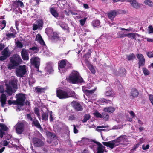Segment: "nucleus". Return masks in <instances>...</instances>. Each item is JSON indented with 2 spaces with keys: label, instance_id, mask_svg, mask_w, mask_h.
Listing matches in <instances>:
<instances>
[{
  "label": "nucleus",
  "instance_id": "f257e3e1",
  "mask_svg": "<svg viewBox=\"0 0 153 153\" xmlns=\"http://www.w3.org/2000/svg\"><path fill=\"white\" fill-rule=\"evenodd\" d=\"M57 96L60 99H64L70 97L77 99V95L75 92L71 90L57 89Z\"/></svg>",
  "mask_w": 153,
  "mask_h": 153
},
{
  "label": "nucleus",
  "instance_id": "f03ea898",
  "mask_svg": "<svg viewBox=\"0 0 153 153\" xmlns=\"http://www.w3.org/2000/svg\"><path fill=\"white\" fill-rule=\"evenodd\" d=\"M67 79L70 83L73 84H78L83 82V79L79 73L76 71H72Z\"/></svg>",
  "mask_w": 153,
  "mask_h": 153
},
{
  "label": "nucleus",
  "instance_id": "7ed1b4c3",
  "mask_svg": "<svg viewBox=\"0 0 153 153\" xmlns=\"http://www.w3.org/2000/svg\"><path fill=\"white\" fill-rule=\"evenodd\" d=\"M16 102L18 106L17 109L20 111L22 109V107L24 104V102L26 99L25 94L20 93L17 94L16 95Z\"/></svg>",
  "mask_w": 153,
  "mask_h": 153
},
{
  "label": "nucleus",
  "instance_id": "20e7f679",
  "mask_svg": "<svg viewBox=\"0 0 153 153\" xmlns=\"http://www.w3.org/2000/svg\"><path fill=\"white\" fill-rule=\"evenodd\" d=\"M69 63L65 59L59 61L58 63V68L61 72H64L67 70L68 68Z\"/></svg>",
  "mask_w": 153,
  "mask_h": 153
},
{
  "label": "nucleus",
  "instance_id": "39448f33",
  "mask_svg": "<svg viewBox=\"0 0 153 153\" xmlns=\"http://www.w3.org/2000/svg\"><path fill=\"white\" fill-rule=\"evenodd\" d=\"M27 72L26 66L25 65H20L16 69V75L19 77H22Z\"/></svg>",
  "mask_w": 153,
  "mask_h": 153
},
{
  "label": "nucleus",
  "instance_id": "423d86ee",
  "mask_svg": "<svg viewBox=\"0 0 153 153\" xmlns=\"http://www.w3.org/2000/svg\"><path fill=\"white\" fill-rule=\"evenodd\" d=\"M11 62L14 65L17 66L20 64L22 62V59L19 55H14L12 57L10 58Z\"/></svg>",
  "mask_w": 153,
  "mask_h": 153
},
{
  "label": "nucleus",
  "instance_id": "0eeeda50",
  "mask_svg": "<svg viewBox=\"0 0 153 153\" xmlns=\"http://www.w3.org/2000/svg\"><path fill=\"white\" fill-rule=\"evenodd\" d=\"M16 132L17 133L21 134L24 130V125L23 123H18L15 126Z\"/></svg>",
  "mask_w": 153,
  "mask_h": 153
},
{
  "label": "nucleus",
  "instance_id": "6e6552de",
  "mask_svg": "<svg viewBox=\"0 0 153 153\" xmlns=\"http://www.w3.org/2000/svg\"><path fill=\"white\" fill-rule=\"evenodd\" d=\"M33 143L35 146L40 147L44 145V141L40 139L35 137L33 139Z\"/></svg>",
  "mask_w": 153,
  "mask_h": 153
},
{
  "label": "nucleus",
  "instance_id": "1a4fd4ad",
  "mask_svg": "<svg viewBox=\"0 0 153 153\" xmlns=\"http://www.w3.org/2000/svg\"><path fill=\"white\" fill-rule=\"evenodd\" d=\"M37 24L34 23L33 24V30H35L37 29H40L42 27L43 25V21L41 19H39L36 21Z\"/></svg>",
  "mask_w": 153,
  "mask_h": 153
},
{
  "label": "nucleus",
  "instance_id": "9d476101",
  "mask_svg": "<svg viewBox=\"0 0 153 153\" xmlns=\"http://www.w3.org/2000/svg\"><path fill=\"white\" fill-rule=\"evenodd\" d=\"M71 104L74 108L77 111H81L83 110L82 106L79 102H77L73 101L71 102Z\"/></svg>",
  "mask_w": 153,
  "mask_h": 153
},
{
  "label": "nucleus",
  "instance_id": "9b49d317",
  "mask_svg": "<svg viewBox=\"0 0 153 153\" xmlns=\"http://www.w3.org/2000/svg\"><path fill=\"white\" fill-rule=\"evenodd\" d=\"M114 140L108 142H104L103 144L105 146L108 147L111 149H113L115 147L117 146Z\"/></svg>",
  "mask_w": 153,
  "mask_h": 153
},
{
  "label": "nucleus",
  "instance_id": "f8f14e48",
  "mask_svg": "<svg viewBox=\"0 0 153 153\" xmlns=\"http://www.w3.org/2000/svg\"><path fill=\"white\" fill-rule=\"evenodd\" d=\"M12 6L13 9H15L18 7L23 8L24 5L23 2L20 1H13Z\"/></svg>",
  "mask_w": 153,
  "mask_h": 153
},
{
  "label": "nucleus",
  "instance_id": "ddd939ff",
  "mask_svg": "<svg viewBox=\"0 0 153 153\" xmlns=\"http://www.w3.org/2000/svg\"><path fill=\"white\" fill-rule=\"evenodd\" d=\"M96 144L98 145L97 148V153H103L105 152L106 151L105 150V147L102 145L100 143L98 142H95Z\"/></svg>",
  "mask_w": 153,
  "mask_h": 153
},
{
  "label": "nucleus",
  "instance_id": "4468645a",
  "mask_svg": "<svg viewBox=\"0 0 153 153\" xmlns=\"http://www.w3.org/2000/svg\"><path fill=\"white\" fill-rule=\"evenodd\" d=\"M31 63L35 65V67L37 69L39 68L40 64L39 59L37 57L33 58L30 59Z\"/></svg>",
  "mask_w": 153,
  "mask_h": 153
},
{
  "label": "nucleus",
  "instance_id": "2eb2a0df",
  "mask_svg": "<svg viewBox=\"0 0 153 153\" xmlns=\"http://www.w3.org/2000/svg\"><path fill=\"white\" fill-rule=\"evenodd\" d=\"M51 36V39L54 42H56L59 41H61L62 39L63 40V41L64 40L62 38H59V37L58 35L56 32H54L51 36Z\"/></svg>",
  "mask_w": 153,
  "mask_h": 153
},
{
  "label": "nucleus",
  "instance_id": "dca6fc26",
  "mask_svg": "<svg viewBox=\"0 0 153 153\" xmlns=\"http://www.w3.org/2000/svg\"><path fill=\"white\" fill-rule=\"evenodd\" d=\"M21 56L24 60H27L29 59V56L27 51L24 48L22 49L21 52Z\"/></svg>",
  "mask_w": 153,
  "mask_h": 153
},
{
  "label": "nucleus",
  "instance_id": "f3484780",
  "mask_svg": "<svg viewBox=\"0 0 153 153\" xmlns=\"http://www.w3.org/2000/svg\"><path fill=\"white\" fill-rule=\"evenodd\" d=\"M6 90L5 92L7 93L9 96H11L13 92H15L16 91H13V90L12 87L10 85L8 84H6Z\"/></svg>",
  "mask_w": 153,
  "mask_h": 153
},
{
  "label": "nucleus",
  "instance_id": "a211bd4d",
  "mask_svg": "<svg viewBox=\"0 0 153 153\" xmlns=\"http://www.w3.org/2000/svg\"><path fill=\"white\" fill-rule=\"evenodd\" d=\"M35 40L37 41L42 46H45V44L40 34H38L36 35Z\"/></svg>",
  "mask_w": 153,
  "mask_h": 153
},
{
  "label": "nucleus",
  "instance_id": "6ab92c4d",
  "mask_svg": "<svg viewBox=\"0 0 153 153\" xmlns=\"http://www.w3.org/2000/svg\"><path fill=\"white\" fill-rule=\"evenodd\" d=\"M7 97L5 94H2L0 97V102L1 103V106L2 107H4L6 104Z\"/></svg>",
  "mask_w": 153,
  "mask_h": 153
},
{
  "label": "nucleus",
  "instance_id": "aec40b11",
  "mask_svg": "<svg viewBox=\"0 0 153 153\" xmlns=\"http://www.w3.org/2000/svg\"><path fill=\"white\" fill-rule=\"evenodd\" d=\"M46 88H42L39 86H37L35 88L34 92L38 94L44 93Z\"/></svg>",
  "mask_w": 153,
  "mask_h": 153
},
{
  "label": "nucleus",
  "instance_id": "412c9836",
  "mask_svg": "<svg viewBox=\"0 0 153 153\" xmlns=\"http://www.w3.org/2000/svg\"><path fill=\"white\" fill-rule=\"evenodd\" d=\"M96 89L92 90H88L86 87H82V90L84 93L87 96H89L92 94L94 92Z\"/></svg>",
  "mask_w": 153,
  "mask_h": 153
},
{
  "label": "nucleus",
  "instance_id": "4be33fe9",
  "mask_svg": "<svg viewBox=\"0 0 153 153\" xmlns=\"http://www.w3.org/2000/svg\"><path fill=\"white\" fill-rule=\"evenodd\" d=\"M10 54L11 53L8 49V47H6L1 52L2 55L4 56L7 58L9 57Z\"/></svg>",
  "mask_w": 153,
  "mask_h": 153
},
{
  "label": "nucleus",
  "instance_id": "5701e85b",
  "mask_svg": "<svg viewBox=\"0 0 153 153\" xmlns=\"http://www.w3.org/2000/svg\"><path fill=\"white\" fill-rule=\"evenodd\" d=\"M53 64L51 62H49L48 63L45 67V69L49 73H51L53 71Z\"/></svg>",
  "mask_w": 153,
  "mask_h": 153
},
{
  "label": "nucleus",
  "instance_id": "b1692460",
  "mask_svg": "<svg viewBox=\"0 0 153 153\" xmlns=\"http://www.w3.org/2000/svg\"><path fill=\"white\" fill-rule=\"evenodd\" d=\"M139 94L138 91L135 88H133L131 90L130 95L132 97V98H134L137 97Z\"/></svg>",
  "mask_w": 153,
  "mask_h": 153
},
{
  "label": "nucleus",
  "instance_id": "393cba45",
  "mask_svg": "<svg viewBox=\"0 0 153 153\" xmlns=\"http://www.w3.org/2000/svg\"><path fill=\"white\" fill-rule=\"evenodd\" d=\"M125 136H120L117 139L114 140L117 146L119 144V143L121 141L124 142L125 139Z\"/></svg>",
  "mask_w": 153,
  "mask_h": 153
},
{
  "label": "nucleus",
  "instance_id": "a878e982",
  "mask_svg": "<svg viewBox=\"0 0 153 153\" xmlns=\"http://www.w3.org/2000/svg\"><path fill=\"white\" fill-rule=\"evenodd\" d=\"M86 141L88 142V143L89 144V147L91 149H94V146H96V141L88 139H86Z\"/></svg>",
  "mask_w": 153,
  "mask_h": 153
},
{
  "label": "nucleus",
  "instance_id": "bb28decb",
  "mask_svg": "<svg viewBox=\"0 0 153 153\" xmlns=\"http://www.w3.org/2000/svg\"><path fill=\"white\" fill-rule=\"evenodd\" d=\"M131 4L132 7L136 9H138L140 6L141 4L138 3L137 1L136 0H133Z\"/></svg>",
  "mask_w": 153,
  "mask_h": 153
},
{
  "label": "nucleus",
  "instance_id": "cd10ccee",
  "mask_svg": "<svg viewBox=\"0 0 153 153\" xmlns=\"http://www.w3.org/2000/svg\"><path fill=\"white\" fill-rule=\"evenodd\" d=\"M50 11L52 15L55 17L57 18L58 17V13L54 8L53 7L50 8Z\"/></svg>",
  "mask_w": 153,
  "mask_h": 153
},
{
  "label": "nucleus",
  "instance_id": "c85d7f7f",
  "mask_svg": "<svg viewBox=\"0 0 153 153\" xmlns=\"http://www.w3.org/2000/svg\"><path fill=\"white\" fill-rule=\"evenodd\" d=\"M116 15V12L115 11H113L108 13V17L111 20H113Z\"/></svg>",
  "mask_w": 153,
  "mask_h": 153
},
{
  "label": "nucleus",
  "instance_id": "c756f323",
  "mask_svg": "<svg viewBox=\"0 0 153 153\" xmlns=\"http://www.w3.org/2000/svg\"><path fill=\"white\" fill-rule=\"evenodd\" d=\"M105 95L107 97H113L115 96V93L112 90L106 91Z\"/></svg>",
  "mask_w": 153,
  "mask_h": 153
},
{
  "label": "nucleus",
  "instance_id": "7c9ffc66",
  "mask_svg": "<svg viewBox=\"0 0 153 153\" xmlns=\"http://www.w3.org/2000/svg\"><path fill=\"white\" fill-rule=\"evenodd\" d=\"M45 32L49 36H51L53 32V29L50 27H48L46 28L45 30Z\"/></svg>",
  "mask_w": 153,
  "mask_h": 153
},
{
  "label": "nucleus",
  "instance_id": "2f4dec72",
  "mask_svg": "<svg viewBox=\"0 0 153 153\" xmlns=\"http://www.w3.org/2000/svg\"><path fill=\"white\" fill-rule=\"evenodd\" d=\"M115 110L114 108L112 107H109L108 108H105L104 109V111L105 112H108L110 113L113 112Z\"/></svg>",
  "mask_w": 153,
  "mask_h": 153
},
{
  "label": "nucleus",
  "instance_id": "473e14b6",
  "mask_svg": "<svg viewBox=\"0 0 153 153\" xmlns=\"http://www.w3.org/2000/svg\"><path fill=\"white\" fill-rule=\"evenodd\" d=\"M92 24L94 27H98L100 25V22L98 20H95L92 22Z\"/></svg>",
  "mask_w": 153,
  "mask_h": 153
},
{
  "label": "nucleus",
  "instance_id": "72a5a7b5",
  "mask_svg": "<svg viewBox=\"0 0 153 153\" xmlns=\"http://www.w3.org/2000/svg\"><path fill=\"white\" fill-rule=\"evenodd\" d=\"M109 115L106 113V112H104L102 113V118L105 121L108 120L109 118Z\"/></svg>",
  "mask_w": 153,
  "mask_h": 153
},
{
  "label": "nucleus",
  "instance_id": "f704fd0d",
  "mask_svg": "<svg viewBox=\"0 0 153 153\" xmlns=\"http://www.w3.org/2000/svg\"><path fill=\"white\" fill-rule=\"evenodd\" d=\"M139 36V35L138 34L135 33H132L127 34V37L128 38H131L132 39H134L136 40V36Z\"/></svg>",
  "mask_w": 153,
  "mask_h": 153
},
{
  "label": "nucleus",
  "instance_id": "c9c22d12",
  "mask_svg": "<svg viewBox=\"0 0 153 153\" xmlns=\"http://www.w3.org/2000/svg\"><path fill=\"white\" fill-rule=\"evenodd\" d=\"M144 3L149 7L153 6V2L150 0H145L144 1Z\"/></svg>",
  "mask_w": 153,
  "mask_h": 153
},
{
  "label": "nucleus",
  "instance_id": "e433bc0d",
  "mask_svg": "<svg viewBox=\"0 0 153 153\" xmlns=\"http://www.w3.org/2000/svg\"><path fill=\"white\" fill-rule=\"evenodd\" d=\"M32 121V124H33L35 126L39 128L41 127V126L38 120H36V119H34Z\"/></svg>",
  "mask_w": 153,
  "mask_h": 153
},
{
  "label": "nucleus",
  "instance_id": "4c0bfd02",
  "mask_svg": "<svg viewBox=\"0 0 153 153\" xmlns=\"http://www.w3.org/2000/svg\"><path fill=\"white\" fill-rule=\"evenodd\" d=\"M48 112L44 113L42 115V120L44 121H46L48 119Z\"/></svg>",
  "mask_w": 153,
  "mask_h": 153
},
{
  "label": "nucleus",
  "instance_id": "58836bf2",
  "mask_svg": "<svg viewBox=\"0 0 153 153\" xmlns=\"http://www.w3.org/2000/svg\"><path fill=\"white\" fill-rule=\"evenodd\" d=\"M6 22L4 20H3L2 22H0V29L2 30L6 26Z\"/></svg>",
  "mask_w": 153,
  "mask_h": 153
},
{
  "label": "nucleus",
  "instance_id": "ea45409f",
  "mask_svg": "<svg viewBox=\"0 0 153 153\" xmlns=\"http://www.w3.org/2000/svg\"><path fill=\"white\" fill-rule=\"evenodd\" d=\"M17 80L16 79H13L10 82V84L14 88H16Z\"/></svg>",
  "mask_w": 153,
  "mask_h": 153
},
{
  "label": "nucleus",
  "instance_id": "a19ab883",
  "mask_svg": "<svg viewBox=\"0 0 153 153\" xmlns=\"http://www.w3.org/2000/svg\"><path fill=\"white\" fill-rule=\"evenodd\" d=\"M0 127L1 128L0 130H1L2 131H7L8 129L7 127L3 123L0 124Z\"/></svg>",
  "mask_w": 153,
  "mask_h": 153
},
{
  "label": "nucleus",
  "instance_id": "79ce46f5",
  "mask_svg": "<svg viewBox=\"0 0 153 153\" xmlns=\"http://www.w3.org/2000/svg\"><path fill=\"white\" fill-rule=\"evenodd\" d=\"M88 68L91 71L92 74H95V71L93 67V66L89 64L88 66Z\"/></svg>",
  "mask_w": 153,
  "mask_h": 153
},
{
  "label": "nucleus",
  "instance_id": "37998d69",
  "mask_svg": "<svg viewBox=\"0 0 153 153\" xmlns=\"http://www.w3.org/2000/svg\"><path fill=\"white\" fill-rule=\"evenodd\" d=\"M145 62V59L142 60H139L138 62L139 68H140L141 66H143L144 65Z\"/></svg>",
  "mask_w": 153,
  "mask_h": 153
},
{
  "label": "nucleus",
  "instance_id": "c03bdc74",
  "mask_svg": "<svg viewBox=\"0 0 153 153\" xmlns=\"http://www.w3.org/2000/svg\"><path fill=\"white\" fill-rule=\"evenodd\" d=\"M142 70L143 72L145 75H148L149 74L150 72L146 68H143Z\"/></svg>",
  "mask_w": 153,
  "mask_h": 153
},
{
  "label": "nucleus",
  "instance_id": "a18cd8bd",
  "mask_svg": "<svg viewBox=\"0 0 153 153\" xmlns=\"http://www.w3.org/2000/svg\"><path fill=\"white\" fill-rule=\"evenodd\" d=\"M16 32H15L14 33H8L6 34V36L10 38H14L16 37L15 35L16 34Z\"/></svg>",
  "mask_w": 153,
  "mask_h": 153
},
{
  "label": "nucleus",
  "instance_id": "49530a36",
  "mask_svg": "<svg viewBox=\"0 0 153 153\" xmlns=\"http://www.w3.org/2000/svg\"><path fill=\"white\" fill-rule=\"evenodd\" d=\"M135 57V56L133 54H131L127 56V59L128 60H132Z\"/></svg>",
  "mask_w": 153,
  "mask_h": 153
},
{
  "label": "nucleus",
  "instance_id": "de8ad7c7",
  "mask_svg": "<svg viewBox=\"0 0 153 153\" xmlns=\"http://www.w3.org/2000/svg\"><path fill=\"white\" fill-rule=\"evenodd\" d=\"M90 118V116L88 114L85 115L84 116V118L82 120V121L83 123H85Z\"/></svg>",
  "mask_w": 153,
  "mask_h": 153
},
{
  "label": "nucleus",
  "instance_id": "09e8293b",
  "mask_svg": "<svg viewBox=\"0 0 153 153\" xmlns=\"http://www.w3.org/2000/svg\"><path fill=\"white\" fill-rule=\"evenodd\" d=\"M148 31L149 34H153V27L151 25H150L148 27Z\"/></svg>",
  "mask_w": 153,
  "mask_h": 153
},
{
  "label": "nucleus",
  "instance_id": "8fccbe9b",
  "mask_svg": "<svg viewBox=\"0 0 153 153\" xmlns=\"http://www.w3.org/2000/svg\"><path fill=\"white\" fill-rule=\"evenodd\" d=\"M8 105H10L12 104L14 105H17L16 103V101L9 100L8 101Z\"/></svg>",
  "mask_w": 153,
  "mask_h": 153
},
{
  "label": "nucleus",
  "instance_id": "3c124183",
  "mask_svg": "<svg viewBox=\"0 0 153 153\" xmlns=\"http://www.w3.org/2000/svg\"><path fill=\"white\" fill-rule=\"evenodd\" d=\"M16 44L17 47L19 48H22L23 46L22 44L19 41L16 42Z\"/></svg>",
  "mask_w": 153,
  "mask_h": 153
},
{
  "label": "nucleus",
  "instance_id": "603ef678",
  "mask_svg": "<svg viewBox=\"0 0 153 153\" xmlns=\"http://www.w3.org/2000/svg\"><path fill=\"white\" fill-rule=\"evenodd\" d=\"M87 19V18H84L83 19H81L79 20L80 25L81 26H82L84 25Z\"/></svg>",
  "mask_w": 153,
  "mask_h": 153
},
{
  "label": "nucleus",
  "instance_id": "864d4df0",
  "mask_svg": "<svg viewBox=\"0 0 153 153\" xmlns=\"http://www.w3.org/2000/svg\"><path fill=\"white\" fill-rule=\"evenodd\" d=\"M30 50H32L34 51V53H36L39 51V48L36 47H33L30 48Z\"/></svg>",
  "mask_w": 153,
  "mask_h": 153
},
{
  "label": "nucleus",
  "instance_id": "5fc2aeb1",
  "mask_svg": "<svg viewBox=\"0 0 153 153\" xmlns=\"http://www.w3.org/2000/svg\"><path fill=\"white\" fill-rule=\"evenodd\" d=\"M34 112L37 115L38 117L39 118H40V116L39 114V109L38 108H36L35 109Z\"/></svg>",
  "mask_w": 153,
  "mask_h": 153
},
{
  "label": "nucleus",
  "instance_id": "6e6d98bb",
  "mask_svg": "<svg viewBox=\"0 0 153 153\" xmlns=\"http://www.w3.org/2000/svg\"><path fill=\"white\" fill-rule=\"evenodd\" d=\"M137 56L139 60H142L144 59L143 55L141 54H137Z\"/></svg>",
  "mask_w": 153,
  "mask_h": 153
},
{
  "label": "nucleus",
  "instance_id": "4d7b16f0",
  "mask_svg": "<svg viewBox=\"0 0 153 153\" xmlns=\"http://www.w3.org/2000/svg\"><path fill=\"white\" fill-rule=\"evenodd\" d=\"M149 99L151 103L153 105V95L148 94Z\"/></svg>",
  "mask_w": 153,
  "mask_h": 153
},
{
  "label": "nucleus",
  "instance_id": "13d9d810",
  "mask_svg": "<svg viewBox=\"0 0 153 153\" xmlns=\"http://www.w3.org/2000/svg\"><path fill=\"white\" fill-rule=\"evenodd\" d=\"M147 56L149 58L153 57V53L151 51H149L146 53Z\"/></svg>",
  "mask_w": 153,
  "mask_h": 153
},
{
  "label": "nucleus",
  "instance_id": "bf43d9fd",
  "mask_svg": "<svg viewBox=\"0 0 153 153\" xmlns=\"http://www.w3.org/2000/svg\"><path fill=\"white\" fill-rule=\"evenodd\" d=\"M125 37H127V34H125L124 33L120 34L118 36V37L120 38Z\"/></svg>",
  "mask_w": 153,
  "mask_h": 153
},
{
  "label": "nucleus",
  "instance_id": "052dcab7",
  "mask_svg": "<svg viewBox=\"0 0 153 153\" xmlns=\"http://www.w3.org/2000/svg\"><path fill=\"white\" fill-rule=\"evenodd\" d=\"M27 118L28 120L30 121H32L33 120V119L32 117L31 114H26Z\"/></svg>",
  "mask_w": 153,
  "mask_h": 153
},
{
  "label": "nucleus",
  "instance_id": "680f3d73",
  "mask_svg": "<svg viewBox=\"0 0 153 153\" xmlns=\"http://www.w3.org/2000/svg\"><path fill=\"white\" fill-rule=\"evenodd\" d=\"M149 145L147 144L146 146L144 145H143L142 146V148L144 150H146L149 149Z\"/></svg>",
  "mask_w": 153,
  "mask_h": 153
},
{
  "label": "nucleus",
  "instance_id": "e2e57ef3",
  "mask_svg": "<svg viewBox=\"0 0 153 153\" xmlns=\"http://www.w3.org/2000/svg\"><path fill=\"white\" fill-rule=\"evenodd\" d=\"M94 114L96 117L102 118V114H101L99 112H95L94 113Z\"/></svg>",
  "mask_w": 153,
  "mask_h": 153
},
{
  "label": "nucleus",
  "instance_id": "0e129e2a",
  "mask_svg": "<svg viewBox=\"0 0 153 153\" xmlns=\"http://www.w3.org/2000/svg\"><path fill=\"white\" fill-rule=\"evenodd\" d=\"M102 102H105L106 103H110L111 102L110 100H106L105 99H102Z\"/></svg>",
  "mask_w": 153,
  "mask_h": 153
},
{
  "label": "nucleus",
  "instance_id": "69168bd1",
  "mask_svg": "<svg viewBox=\"0 0 153 153\" xmlns=\"http://www.w3.org/2000/svg\"><path fill=\"white\" fill-rule=\"evenodd\" d=\"M73 130H74V133L76 134L78 132V130L76 129V126L75 125H73Z\"/></svg>",
  "mask_w": 153,
  "mask_h": 153
},
{
  "label": "nucleus",
  "instance_id": "338daca9",
  "mask_svg": "<svg viewBox=\"0 0 153 153\" xmlns=\"http://www.w3.org/2000/svg\"><path fill=\"white\" fill-rule=\"evenodd\" d=\"M132 118H133L135 117V114L134 112L132 111H131L129 112Z\"/></svg>",
  "mask_w": 153,
  "mask_h": 153
},
{
  "label": "nucleus",
  "instance_id": "774afa93",
  "mask_svg": "<svg viewBox=\"0 0 153 153\" xmlns=\"http://www.w3.org/2000/svg\"><path fill=\"white\" fill-rule=\"evenodd\" d=\"M125 70L123 68H121V69H120L119 72V73L120 74H124L125 73Z\"/></svg>",
  "mask_w": 153,
  "mask_h": 153
}]
</instances>
